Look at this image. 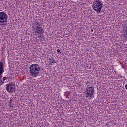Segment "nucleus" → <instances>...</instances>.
Returning a JSON list of instances; mask_svg holds the SVG:
<instances>
[{
    "label": "nucleus",
    "instance_id": "obj_1",
    "mask_svg": "<svg viewBox=\"0 0 127 127\" xmlns=\"http://www.w3.org/2000/svg\"><path fill=\"white\" fill-rule=\"evenodd\" d=\"M32 29L34 31L35 35H39L40 34V35L38 36L39 38H43L44 37V35H43L44 31L43 30L42 26L38 22H35L32 24Z\"/></svg>",
    "mask_w": 127,
    "mask_h": 127
},
{
    "label": "nucleus",
    "instance_id": "obj_2",
    "mask_svg": "<svg viewBox=\"0 0 127 127\" xmlns=\"http://www.w3.org/2000/svg\"><path fill=\"white\" fill-rule=\"evenodd\" d=\"M29 69L31 77L36 78L40 71V66L37 64H34L30 65Z\"/></svg>",
    "mask_w": 127,
    "mask_h": 127
},
{
    "label": "nucleus",
    "instance_id": "obj_3",
    "mask_svg": "<svg viewBox=\"0 0 127 127\" xmlns=\"http://www.w3.org/2000/svg\"><path fill=\"white\" fill-rule=\"evenodd\" d=\"M92 7L95 11L97 13H100L102 11V4H101V1L99 0H96L93 2L92 5Z\"/></svg>",
    "mask_w": 127,
    "mask_h": 127
},
{
    "label": "nucleus",
    "instance_id": "obj_4",
    "mask_svg": "<svg viewBox=\"0 0 127 127\" xmlns=\"http://www.w3.org/2000/svg\"><path fill=\"white\" fill-rule=\"evenodd\" d=\"M94 92H95V89L94 87H88L86 88L85 94L86 98H92V96H94Z\"/></svg>",
    "mask_w": 127,
    "mask_h": 127
},
{
    "label": "nucleus",
    "instance_id": "obj_5",
    "mask_svg": "<svg viewBox=\"0 0 127 127\" xmlns=\"http://www.w3.org/2000/svg\"><path fill=\"white\" fill-rule=\"evenodd\" d=\"M7 14L4 12H0V23H7Z\"/></svg>",
    "mask_w": 127,
    "mask_h": 127
},
{
    "label": "nucleus",
    "instance_id": "obj_6",
    "mask_svg": "<svg viewBox=\"0 0 127 127\" xmlns=\"http://www.w3.org/2000/svg\"><path fill=\"white\" fill-rule=\"evenodd\" d=\"M6 91L8 92V93H13V91H14V88H13L12 86H7L6 87Z\"/></svg>",
    "mask_w": 127,
    "mask_h": 127
},
{
    "label": "nucleus",
    "instance_id": "obj_7",
    "mask_svg": "<svg viewBox=\"0 0 127 127\" xmlns=\"http://www.w3.org/2000/svg\"><path fill=\"white\" fill-rule=\"evenodd\" d=\"M4 69H3V64L2 62H0V74H3Z\"/></svg>",
    "mask_w": 127,
    "mask_h": 127
},
{
    "label": "nucleus",
    "instance_id": "obj_8",
    "mask_svg": "<svg viewBox=\"0 0 127 127\" xmlns=\"http://www.w3.org/2000/svg\"><path fill=\"white\" fill-rule=\"evenodd\" d=\"M49 62H51L50 63V64H51V65H54L52 63H56V62H55V60H54V59L53 58V57H51L49 58Z\"/></svg>",
    "mask_w": 127,
    "mask_h": 127
},
{
    "label": "nucleus",
    "instance_id": "obj_9",
    "mask_svg": "<svg viewBox=\"0 0 127 127\" xmlns=\"http://www.w3.org/2000/svg\"><path fill=\"white\" fill-rule=\"evenodd\" d=\"M14 85H15L14 83L10 82L8 84L6 85V87H8V86H9V87H12V86H14Z\"/></svg>",
    "mask_w": 127,
    "mask_h": 127
},
{
    "label": "nucleus",
    "instance_id": "obj_10",
    "mask_svg": "<svg viewBox=\"0 0 127 127\" xmlns=\"http://www.w3.org/2000/svg\"><path fill=\"white\" fill-rule=\"evenodd\" d=\"M4 84V81H2V80L0 79V86H1V85H3Z\"/></svg>",
    "mask_w": 127,
    "mask_h": 127
},
{
    "label": "nucleus",
    "instance_id": "obj_11",
    "mask_svg": "<svg viewBox=\"0 0 127 127\" xmlns=\"http://www.w3.org/2000/svg\"><path fill=\"white\" fill-rule=\"evenodd\" d=\"M12 100H13L12 97L10 98V100L8 102V104H12Z\"/></svg>",
    "mask_w": 127,
    "mask_h": 127
},
{
    "label": "nucleus",
    "instance_id": "obj_12",
    "mask_svg": "<svg viewBox=\"0 0 127 127\" xmlns=\"http://www.w3.org/2000/svg\"><path fill=\"white\" fill-rule=\"evenodd\" d=\"M9 106H10V108H13V105H12V104H9Z\"/></svg>",
    "mask_w": 127,
    "mask_h": 127
},
{
    "label": "nucleus",
    "instance_id": "obj_13",
    "mask_svg": "<svg viewBox=\"0 0 127 127\" xmlns=\"http://www.w3.org/2000/svg\"><path fill=\"white\" fill-rule=\"evenodd\" d=\"M57 52H58L59 53H61V51L60 50H59V49H57Z\"/></svg>",
    "mask_w": 127,
    "mask_h": 127
},
{
    "label": "nucleus",
    "instance_id": "obj_14",
    "mask_svg": "<svg viewBox=\"0 0 127 127\" xmlns=\"http://www.w3.org/2000/svg\"><path fill=\"white\" fill-rule=\"evenodd\" d=\"M6 79H7L6 77H3V81H5V80H6Z\"/></svg>",
    "mask_w": 127,
    "mask_h": 127
},
{
    "label": "nucleus",
    "instance_id": "obj_15",
    "mask_svg": "<svg viewBox=\"0 0 127 127\" xmlns=\"http://www.w3.org/2000/svg\"><path fill=\"white\" fill-rule=\"evenodd\" d=\"M2 78V75L1 74H0V79L1 80V78Z\"/></svg>",
    "mask_w": 127,
    "mask_h": 127
},
{
    "label": "nucleus",
    "instance_id": "obj_16",
    "mask_svg": "<svg viewBox=\"0 0 127 127\" xmlns=\"http://www.w3.org/2000/svg\"><path fill=\"white\" fill-rule=\"evenodd\" d=\"M125 89L127 90V83H126L125 85Z\"/></svg>",
    "mask_w": 127,
    "mask_h": 127
},
{
    "label": "nucleus",
    "instance_id": "obj_17",
    "mask_svg": "<svg viewBox=\"0 0 127 127\" xmlns=\"http://www.w3.org/2000/svg\"><path fill=\"white\" fill-rule=\"evenodd\" d=\"M86 85H88V84H89V81H87L86 82Z\"/></svg>",
    "mask_w": 127,
    "mask_h": 127
},
{
    "label": "nucleus",
    "instance_id": "obj_18",
    "mask_svg": "<svg viewBox=\"0 0 127 127\" xmlns=\"http://www.w3.org/2000/svg\"><path fill=\"white\" fill-rule=\"evenodd\" d=\"M2 25H7L6 24H2Z\"/></svg>",
    "mask_w": 127,
    "mask_h": 127
},
{
    "label": "nucleus",
    "instance_id": "obj_19",
    "mask_svg": "<svg viewBox=\"0 0 127 127\" xmlns=\"http://www.w3.org/2000/svg\"><path fill=\"white\" fill-rule=\"evenodd\" d=\"M88 87H90V85H88Z\"/></svg>",
    "mask_w": 127,
    "mask_h": 127
},
{
    "label": "nucleus",
    "instance_id": "obj_20",
    "mask_svg": "<svg viewBox=\"0 0 127 127\" xmlns=\"http://www.w3.org/2000/svg\"><path fill=\"white\" fill-rule=\"evenodd\" d=\"M93 30H91V31H93Z\"/></svg>",
    "mask_w": 127,
    "mask_h": 127
}]
</instances>
